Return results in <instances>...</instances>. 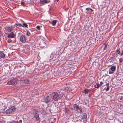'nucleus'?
<instances>
[{
    "mask_svg": "<svg viewBox=\"0 0 123 123\" xmlns=\"http://www.w3.org/2000/svg\"><path fill=\"white\" fill-rule=\"evenodd\" d=\"M20 76V75H16V78H13L7 82V84L9 85L16 84L17 83V82L18 81L17 78H19Z\"/></svg>",
    "mask_w": 123,
    "mask_h": 123,
    "instance_id": "1",
    "label": "nucleus"
},
{
    "mask_svg": "<svg viewBox=\"0 0 123 123\" xmlns=\"http://www.w3.org/2000/svg\"><path fill=\"white\" fill-rule=\"evenodd\" d=\"M51 95L53 102L58 101V99H59V95L56 92H53Z\"/></svg>",
    "mask_w": 123,
    "mask_h": 123,
    "instance_id": "2",
    "label": "nucleus"
},
{
    "mask_svg": "<svg viewBox=\"0 0 123 123\" xmlns=\"http://www.w3.org/2000/svg\"><path fill=\"white\" fill-rule=\"evenodd\" d=\"M74 110L79 113H81L82 112V109L81 107H79L76 104H74L73 105Z\"/></svg>",
    "mask_w": 123,
    "mask_h": 123,
    "instance_id": "3",
    "label": "nucleus"
},
{
    "mask_svg": "<svg viewBox=\"0 0 123 123\" xmlns=\"http://www.w3.org/2000/svg\"><path fill=\"white\" fill-rule=\"evenodd\" d=\"M52 99L50 97L48 96H47L45 98L44 101L46 103L52 102L53 101Z\"/></svg>",
    "mask_w": 123,
    "mask_h": 123,
    "instance_id": "4",
    "label": "nucleus"
},
{
    "mask_svg": "<svg viewBox=\"0 0 123 123\" xmlns=\"http://www.w3.org/2000/svg\"><path fill=\"white\" fill-rule=\"evenodd\" d=\"M16 33L15 31H13L8 34V37L9 38H14L16 36Z\"/></svg>",
    "mask_w": 123,
    "mask_h": 123,
    "instance_id": "5",
    "label": "nucleus"
},
{
    "mask_svg": "<svg viewBox=\"0 0 123 123\" xmlns=\"http://www.w3.org/2000/svg\"><path fill=\"white\" fill-rule=\"evenodd\" d=\"M20 41L23 43H25L26 40V37L24 35H22L20 38Z\"/></svg>",
    "mask_w": 123,
    "mask_h": 123,
    "instance_id": "6",
    "label": "nucleus"
},
{
    "mask_svg": "<svg viewBox=\"0 0 123 123\" xmlns=\"http://www.w3.org/2000/svg\"><path fill=\"white\" fill-rule=\"evenodd\" d=\"M87 116L86 114L85 113H83V114L82 118L83 120V121L84 123H86L87 121L86 120Z\"/></svg>",
    "mask_w": 123,
    "mask_h": 123,
    "instance_id": "7",
    "label": "nucleus"
},
{
    "mask_svg": "<svg viewBox=\"0 0 123 123\" xmlns=\"http://www.w3.org/2000/svg\"><path fill=\"white\" fill-rule=\"evenodd\" d=\"M50 1H47L46 0H41L39 2V4H47L50 2Z\"/></svg>",
    "mask_w": 123,
    "mask_h": 123,
    "instance_id": "8",
    "label": "nucleus"
},
{
    "mask_svg": "<svg viewBox=\"0 0 123 123\" xmlns=\"http://www.w3.org/2000/svg\"><path fill=\"white\" fill-rule=\"evenodd\" d=\"M35 112H33L34 113V116L35 118H36L37 120H38L39 119V115L37 113V111H35Z\"/></svg>",
    "mask_w": 123,
    "mask_h": 123,
    "instance_id": "9",
    "label": "nucleus"
},
{
    "mask_svg": "<svg viewBox=\"0 0 123 123\" xmlns=\"http://www.w3.org/2000/svg\"><path fill=\"white\" fill-rule=\"evenodd\" d=\"M5 29L9 32H11L13 30L12 28L11 27H6L5 28Z\"/></svg>",
    "mask_w": 123,
    "mask_h": 123,
    "instance_id": "10",
    "label": "nucleus"
},
{
    "mask_svg": "<svg viewBox=\"0 0 123 123\" xmlns=\"http://www.w3.org/2000/svg\"><path fill=\"white\" fill-rule=\"evenodd\" d=\"M9 109L10 110L9 111H11L12 113L15 111L16 109L14 106L12 107L11 108H9Z\"/></svg>",
    "mask_w": 123,
    "mask_h": 123,
    "instance_id": "11",
    "label": "nucleus"
},
{
    "mask_svg": "<svg viewBox=\"0 0 123 123\" xmlns=\"http://www.w3.org/2000/svg\"><path fill=\"white\" fill-rule=\"evenodd\" d=\"M109 84L108 83H106V86L107 87H105V88L103 90H105L106 91H108L109 89Z\"/></svg>",
    "mask_w": 123,
    "mask_h": 123,
    "instance_id": "12",
    "label": "nucleus"
},
{
    "mask_svg": "<svg viewBox=\"0 0 123 123\" xmlns=\"http://www.w3.org/2000/svg\"><path fill=\"white\" fill-rule=\"evenodd\" d=\"M5 56V54L2 51H0V57L4 58Z\"/></svg>",
    "mask_w": 123,
    "mask_h": 123,
    "instance_id": "13",
    "label": "nucleus"
},
{
    "mask_svg": "<svg viewBox=\"0 0 123 123\" xmlns=\"http://www.w3.org/2000/svg\"><path fill=\"white\" fill-rule=\"evenodd\" d=\"M91 90L90 89H85L83 91L84 93L85 94H88L89 92H91Z\"/></svg>",
    "mask_w": 123,
    "mask_h": 123,
    "instance_id": "14",
    "label": "nucleus"
},
{
    "mask_svg": "<svg viewBox=\"0 0 123 123\" xmlns=\"http://www.w3.org/2000/svg\"><path fill=\"white\" fill-rule=\"evenodd\" d=\"M116 69V67L115 66H113L111 67L110 68V70L111 71H115Z\"/></svg>",
    "mask_w": 123,
    "mask_h": 123,
    "instance_id": "15",
    "label": "nucleus"
},
{
    "mask_svg": "<svg viewBox=\"0 0 123 123\" xmlns=\"http://www.w3.org/2000/svg\"><path fill=\"white\" fill-rule=\"evenodd\" d=\"M94 87L95 88H98L100 87V85L99 84L97 83L96 84H95L94 85Z\"/></svg>",
    "mask_w": 123,
    "mask_h": 123,
    "instance_id": "16",
    "label": "nucleus"
},
{
    "mask_svg": "<svg viewBox=\"0 0 123 123\" xmlns=\"http://www.w3.org/2000/svg\"><path fill=\"white\" fill-rule=\"evenodd\" d=\"M10 111L9 109L6 110V113L7 114H12V113H11V111Z\"/></svg>",
    "mask_w": 123,
    "mask_h": 123,
    "instance_id": "17",
    "label": "nucleus"
},
{
    "mask_svg": "<svg viewBox=\"0 0 123 123\" xmlns=\"http://www.w3.org/2000/svg\"><path fill=\"white\" fill-rule=\"evenodd\" d=\"M56 22V20H53L51 24L53 26H54L55 25Z\"/></svg>",
    "mask_w": 123,
    "mask_h": 123,
    "instance_id": "18",
    "label": "nucleus"
},
{
    "mask_svg": "<svg viewBox=\"0 0 123 123\" xmlns=\"http://www.w3.org/2000/svg\"><path fill=\"white\" fill-rule=\"evenodd\" d=\"M71 89L70 87H67L66 88L65 90L67 92H69L70 91Z\"/></svg>",
    "mask_w": 123,
    "mask_h": 123,
    "instance_id": "19",
    "label": "nucleus"
},
{
    "mask_svg": "<svg viewBox=\"0 0 123 123\" xmlns=\"http://www.w3.org/2000/svg\"><path fill=\"white\" fill-rule=\"evenodd\" d=\"M120 49H117L116 50V52L117 53V54L120 55Z\"/></svg>",
    "mask_w": 123,
    "mask_h": 123,
    "instance_id": "20",
    "label": "nucleus"
},
{
    "mask_svg": "<svg viewBox=\"0 0 123 123\" xmlns=\"http://www.w3.org/2000/svg\"><path fill=\"white\" fill-rule=\"evenodd\" d=\"M24 83L26 84H28L29 83V81L28 80L26 79L24 80Z\"/></svg>",
    "mask_w": 123,
    "mask_h": 123,
    "instance_id": "21",
    "label": "nucleus"
},
{
    "mask_svg": "<svg viewBox=\"0 0 123 123\" xmlns=\"http://www.w3.org/2000/svg\"><path fill=\"white\" fill-rule=\"evenodd\" d=\"M9 123H19L18 121H12L11 122Z\"/></svg>",
    "mask_w": 123,
    "mask_h": 123,
    "instance_id": "22",
    "label": "nucleus"
},
{
    "mask_svg": "<svg viewBox=\"0 0 123 123\" xmlns=\"http://www.w3.org/2000/svg\"><path fill=\"white\" fill-rule=\"evenodd\" d=\"M15 25H16L17 26H19V27H23V25L20 24H15Z\"/></svg>",
    "mask_w": 123,
    "mask_h": 123,
    "instance_id": "23",
    "label": "nucleus"
},
{
    "mask_svg": "<svg viewBox=\"0 0 123 123\" xmlns=\"http://www.w3.org/2000/svg\"><path fill=\"white\" fill-rule=\"evenodd\" d=\"M26 34L28 36H30L31 35L30 33L28 30H27Z\"/></svg>",
    "mask_w": 123,
    "mask_h": 123,
    "instance_id": "24",
    "label": "nucleus"
},
{
    "mask_svg": "<svg viewBox=\"0 0 123 123\" xmlns=\"http://www.w3.org/2000/svg\"><path fill=\"white\" fill-rule=\"evenodd\" d=\"M119 98L122 101L123 100V97L122 96H119Z\"/></svg>",
    "mask_w": 123,
    "mask_h": 123,
    "instance_id": "25",
    "label": "nucleus"
},
{
    "mask_svg": "<svg viewBox=\"0 0 123 123\" xmlns=\"http://www.w3.org/2000/svg\"><path fill=\"white\" fill-rule=\"evenodd\" d=\"M107 44L104 43V45H105V47L104 48V49H106L107 48Z\"/></svg>",
    "mask_w": 123,
    "mask_h": 123,
    "instance_id": "26",
    "label": "nucleus"
},
{
    "mask_svg": "<svg viewBox=\"0 0 123 123\" xmlns=\"http://www.w3.org/2000/svg\"><path fill=\"white\" fill-rule=\"evenodd\" d=\"M40 112L41 113H42L43 114H44L45 113V111L43 110L40 111Z\"/></svg>",
    "mask_w": 123,
    "mask_h": 123,
    "instance_id": "27",
    "label": "nucleus"
},
{
    "mask_svg": "<svg viewBox=\"0 0 123 123\" xmlns=\"http://www.w3.org/2000/svg\"><path fill=\"white\" fill-rule=\"evenodd\" d=\"M65 110L66 112L67 113H68L69 111V110L68 109L66 108H65Z\"/></svg>",
    "mask_w": 123,
    "mask_h": 123,
    "instance_id": "28",
    "label": "nucleus"
},
{
    "mask_svg": "<svg viewBox=\"0 0 123 123\" xmlns=\"http://www.w3.org/2000/svg\"><path fill=\"white\" fill-rule=\"evenodd\" d=\"M23 27H24V26H25V27H27L28 26V25L26 24L25 23H24L23 24Z\"/></svg>",
    "mask_w": 123,
    "mask_h": 123,
    "instance_id": "29",
    "label": "nucleus"
},
{
    "mask_svg": "<svg viewBox=\"0 0 123 123\" xmlns=\"http://www.w3.org/2000/svg\"><path fill=\"white\" fill-rule=\"evenodd\" d=\"M42 65H43L42 64V65H41L39 66V68L40 69H41L42 68H43V66Z\"/></svg>",
    "mask_w": 123,
    "mask_h": 123,
    "instance_id": "30",
    "label": "nucleus"
},
{
    "mask_svg": "<svg viewBox=\"0 0 123 123\" xmlns=\"http://www.w3.org/2000/svg\"><path fill=\"white\" fill-rule=\"evenodd\" d=\"M91 9L90 8H86V10L87 12H88L91 10Z\"/></svg>",
    "mask_w": 123,
    "mask_h": 123,
    "instance_id": "31",
    "label": "nucleus"
},
{
    "mask_svg": "<svg viewBox=\"0 0 123 123\" xmlns=\"http://www.w3.org/2000/svg\"><path fill=\"white\" fill-rule=\"evenodd\" d=\"M113 71H111L110 69H109V73L110 74H112L113 73Z\"/></svg>",
    "mask_w": 123,
    "mask_h": 123,
    "instance_id": "32",
    "label": "nucleus"
},
{
    "mask_svg": "<svg viewBox=\"0 0 123 123\" xmlns=\"http://www.w3.org/2000/svg\"><path fill=\"white\" fill-rule=\"evenodd\" d=\"M119 62L120 63H121L123 61V60L122 59V58H120L119 59Z\"/></svg>",
    "mask_w": 123,
    "mask_h": 123,
    "instance_id": "33",
    "label": "nucleus"
},
{
    "mask_svg": "<svg viewBox=\"0 0 123 123\" xmlns=\"http://www.w3.org/2000/svg\"><path fill=\"white\" fill-rule=\"evenodd\" d=\"M12 40L10 39H8L7 42L8 43H10L12 41Z\"/></svg>",
    "mask_w": 123,
    "mask_h": 123,
    "instance_id": "34",
    "label": "nucleus"
},
{
    "mask_svg": "<svg viewBox=\"0 0 123 123\" xmlns=\"http://www.w3.org/2000/svg\"><path fill=\"white\" fill-rule=\"evenodd\" d=\"M103 83L102 82H100V84L99 85H100V87L102 86V85L103 84Z\"/></svg>",
    "mask_w": 123,
    "mask_h": 123,
    "instance_id": "35",
    "label": "nucleus"
},
{
    "mask_svg": "<svg viewBox=\"0 0 123 123\" xmlns=\"http://www.w3.org/2000/svg\"><path fill=\"white\" fill-rule=\"evenodd\" d=\"M40 27L39 26H37L36 27V28L38 30H39L40 29Z\"/></svg>",
    "mask_w": 123,
    "mask_h": 123,
    "instance_id": "36",
    "label": "nucleus"
},
{
    "mask_svg": "<svg viewBox=\"0 0 123 123\" xmlns=\"http://www.w3.org/2000/svg\"><path fill=\"white\" fill-rule=\"evenodd\" d=\"M120 55L122 56L123 55V49L122 50L121 53L120 54Z\"/></svg>",
    "mask_w": 123,
    "mask_h": 123,
    "instance_id": "37",
    "label": "nucleus"
},
{
    "mask_svg": "<svg viewBox=\"0 0 123 123\" xmlns=\"http://www.w3.org/2000/svg\"><path fill=\"white\" fill-rule=\"evenodd\" d=\"M24 4V3L22 1L21 2V4L22 5H23Z\"/></svg>",
    "mask_w": 123,
    "mask_h": 123,
    "instance_id": "38",
    "label": "nucleus"
},
{
    "mask_svg": "<svg viewBox=\"0 0 123 123\" xmlns=\"http://www.w3.org/2000/svg\"><path fill=\"white\" fill-rule=\"evenodd\" d=\"M19 123H22V121L21 120H20L19 121Z\"/></svg>",
    "mask_w": 123,
    "mask_h": 123,
    "instance_id": "39",
    "label": "nucleus"
},
{
    "mask_svg": "<svg viewBox=\"0 0 123 123\" xmlns=\"http://www.w3.org/2000/svg\"><path fill=\"white\" fill-rule=\"evenodd\" d=\"M43 44H44V45H45L44 46H43V47H45V46H46L45 45L46 44L45 43V42H43Z\"/></svg>",
    "mask_w": 123,
    "mask_h": 123,
    "instance_id": "40",
    "label": "nucleus"
},
{
    "mask_svg": "<svg viewBox=\"0 0 123 123\" xmlns=\"http://www.w3.org/2000/svg\"><path fill=\"white\" fill-rule=\"evenodd\" d=\"M48 108V107L47 108V109H48V110H49V111H50V109H49V108Z\"/></svg>",
    "mask_w": 123,
    "mask_h": 123,
    "instance_id": "41",
    "label": "nucleus"
},
{
    "mask_svg": "<svg viewBox=\"0 0 123 123\" xmlns=\"http://www.w3.org/2000/svg\"><path fill=\"white\" fill-rule=\"evenodd\" d=\"M0 123H4L2 121H0Z\"/></svg>",
    "mask_w": 123,
    "mask_h": 123,
    "instance_id": "42",
    "label": "nucleus"
},
{
    "mask_svg": "<svg viewBox=\"0 0 123 123\" xmlns=\"http://www.w3.org/2000/svg\"><path fill=\"white\" fill-rule=\"evenodd\" d=\"M91 11L92 12H93V10L91 9Z\"/></svg>",
    "mask_w": 123,
    "mask_h": 123,
    "instance_id": "43",
    "label": "nucleus"
},
{
    "mask_svg": "<svg viewBox=\"0 0 123 123\" xmlns=\"http://www.w3.org/2000/svg\"><path fill=\"white\" fill-rule=\"evenodd\" d=\"M51 123H53V122H51Z\"/></svg>",
    "mask_w": 123,
    "mask_h": 123,
    "instance_id": "44",
    "label": "nucleus"
},
{
    "mask_svg": "<svg viewBox=\"0 0 123 123\" xmlns=\"http://www.w3.org/2000/svg\"><path fill=\"white\" fill-rule=\"evenodd\" d=\"M59 0H57L56 1H58Z\"/></svg>",
    "mask_w": 123,
    "mask_h": 123,
    "instance_id": "45",
    "label": "nucleus"
},
{
    "mask_svg": "<svg viewBox=\"0 0 123 123\" xmlns=\"http://www.w3.org/2000/svg\"><path fill=\"white\" fill-rule=\"evenodd\" d=\"M44 123H46V122H45Z\"/></svg>",
    "mask_w": 123,
    "mask_h": 123,
    "instance_id": "46",
    "label": "nucleus"
}]
</instances>
